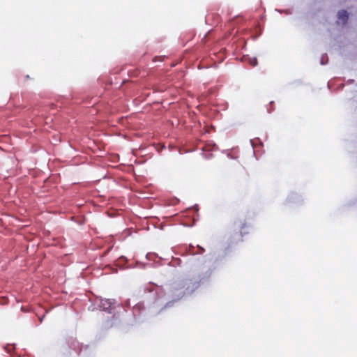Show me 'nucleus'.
Instances as JSON below:
<instances>
[{
    "instance_id": "3",
    "label": "nucleus",
    "mask_w": 357,
    "mask_h": 357,
    "mask_svg": "<svg viewBox=\"0 0 357 357\" xmlns=\"http://www.w3.org/2000/svg\"><path fill=\"white\" fill-rule=\"evenodd\" d=\"M248 62L252 66H256L257 64V59L255 57L248 58Z\"/></svg>"
},
{
    "instance_id": "1",
    "label": "nucleus",
    "mask_w": 357,
    "mask_h": 357,
    "mask_svg": "<svg viewBox=\"0 0 357 357\" xmlns=\"http://www.w3.org/2000/svg\"><path fill=\"white\" fill-rule=\"evenodd\" d=\"M112 304H113L112 301L111 300L107 299V298L102 299L100 301V307L104 310H108L111 307Z\"/></svg>"
},
{
    "instance_id": "2",
    "label": "nucleus",
    "mask_w": 357,
    "mask_h": 357,
    "mask_svg": "<svg viewBox=\"0 0 357 357\" xmlns=\"http://www.w3.org/2000/svg\"><path fill=\"white\" fill-rule=\"evenodd\" d=\"M347 18V13L345 10H342L338 13V19L342 23H344Z\"/></svg>"
}]
</instances>
